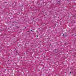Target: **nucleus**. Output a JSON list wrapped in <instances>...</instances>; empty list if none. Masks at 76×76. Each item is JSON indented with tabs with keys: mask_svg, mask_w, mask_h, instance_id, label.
Returning a JSON list of instances; mask_svg holds the SVG:
<instances>
[{
	"mask_svg": "<svg viewBox=\"0 0 76 76\" xmlns=\"http://www.w3.org/2000/svg\"><path fill=\"white\" fill-rule=\"evenodd\" d=\"M31 31H32V30H31Z\"/></svg>",
	"mask_w": 76,
	"mask_h": 76,
	"instance_id": "5",
	"label": "nucleus"
},
{
	"mask_svg": "<svg viewBox=\"0 0 76 76\" xmlns=\"http://www.w3.org/2000/svg\"><path fill=\"white\" fill-rule=\"evenodd\" d=\"M69 73H71V72H69Z\"/></svg>",
	"mask_w": 76,
	"mask_h": 76,
	"instance_id": "6",
	"label": "nucleus"
},
{
	"mask_svg": "<svg viewBox=\"0 0 76 76\" xmlns=\"http://www.w3.org/2000/svg\"><path fill=\"white\" fill-rule=\"evenodd\" d=\"M63 36H64V37H66V35H64V34H63Z\"/></svg>",
	"mask_w": 76,
	"mask_h": 76,
	"instance_id": "3",
	"label": "nucleus"
},
{
	"mask_svg": "<svg viewBox=\"0 0 76 76\" xmlns=\"http://www.w3.org/2000/svg\"><path fill=\"white\" fill-rule=\"evenodd\" d=\"M58 2H60V1H58Z\"/></svg>",
	"mask_w": 76,
	"mask_h": 76,
	"instance_id": "8",
	"label": "nucleus"
},
{
	"mask_svg": "<svg viewBox=\"0 0 76 76\" xmlns=\"http://www.w3.org/2000/svg\"><path fill=\"white\" fill-rule=\"evenodd\" d=\"M26 34H27V35H29V32L28 31L27 32Z\"/></svg>",
	"mask_w": 76,
	"mask_h": 76,
	"instance_id": "2",
	"label": "nucleus"
},
{
	"mask_svg": "<svg viewBox=\"0 0 76 76\" xmlns=\"http://www.w3.org/2000/svg\"><path fill=\"white\" fill-rule=\"evenodd\" d=\"M56 51H57V50H54L53 52H54L55 53H57V52H56Z\"/></svg>",
	"mask_w": 76,
	"mask_h": 76,
	"instance_id": "1",
	"label": "nucleus"
},
{
	"mask_svg": "<svg viewBox=\"0 0 76 76\" xmlns=\"http://www.w3.org/2000/svg\"><path fill=\"white\" fill-rule=\"evenodd\" d=\"M25 28H26V27H25Z\"/></svg>",
	"mask_w": 76,
	"mask_h": 76,
	"instance_id": "7",
	"label": "nucleus"
},
{
	"mask_svg": "<svg viewBox=\"0 0 76 76\" xmlns=\"http://www.w3.org/2000/svg\"><path fill=\"white\" fill-rule=\"evenodd\" d=\"M37 37H38V36L37 35Z\"/></svg>",
	"mask_w": 76,
	"mask_h": 76,
	"instance_id": "4",
	"label": "nucleus"
}]
</instances>
